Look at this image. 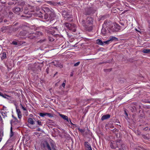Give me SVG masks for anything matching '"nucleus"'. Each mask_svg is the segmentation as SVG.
<instances>
[{
    "mask_svg": "<svg viewBox=\"0 0 150 150\" xmlns=\"http://www.w3.org/2000/svg\"><path fill=\"white\" fill-rule=\"evenodd\" d=\"M52 9H50L47 7H45L42 9V11L40 12L42 13L43 12L45 13L44 14L45 18L49 20H52V18L55 17L54 13L52 11Z\"/></svg>",
    "mask_w": 150,
    "mask_h": 150,
    "instance_id": "nucleus-1",
    "label": "nucleus"
},
{
    "mask_svg": "<svg viewBox=\"0 0 150 150\" xmlns=\"http://www.w3.org/2000/svg\"><path fill=\"white\" fill-rule=\"evenodd\" d=\"M116 38L114 37H110L109 39L107 41L102 42V41L100 39H97L96 40V43L98 45H103L105 44H108L110 43V42L112 41L115 39H116Z\"/></svg>",
    "mask_w": 150,
    "mask_h": 150,
    "instance_id": "nucleus-2",
    "label": "nucleus"
},
{
    "mask_svg": "<svg viewBox=\"0 0 150 150\" xmlns=\"http://www.w3.org/2000/svg\"><path fill=\"white\" fill-rule=\"evenodd\" d=\"M117 145H115V144H113L112 143L110 145L111 147L112 148L115 149L117 147H119L120 149H122L123 150L124 149L123 147L125 146L124 145H121V144H120V142H117Z\"/></svg>",
    "mask_w": 150,
    "mask_h": 150,
    "instance_id": "nucleus-3",
    "label": "nucleus"
},
{
    "mask_svg": "<svg viewBox=\"0 0 150 150\" xmlns=\"http://www.w3.org/2000/svg\"><path fill=\"white\" fill-rule=\"evenodd\" d=\"M47 148L48 150H56L54 144L52 143H46Z\"/></svg>",
    "mask_w": 150,
    "mask_h": 150,
    "instance_id": "nucleus-4",
    "label": "nucleus"
},
{
    "mask_svg": "<svg viewBox=\"0 0 150 150\" xmlns=\"http://www.w3.org/2000/svg\"><path fill=\"white\" fill-rule=\"evenodd\" d=\"M84 146L86 150H92L91 145L87 142H85Z\"/></svg>",
    "mask_w": 150,
    "mask_h": 150,
    "instance_id": "nucleus-5",
    "label": "nucleus"
},
{
    "mask_svg": "<svg viewBox=\"0 0 150 150\" xmlns=\"http://www.w3.org/2000/svg\"><path fill=\"white\" fill-rule=\"evenodd\" d=\"M23 9L22 8L19 7H16L13 9V11L16 13H17L21 12L23 11Z\"/></svg>",
    "mask_w": 150,
    "mask_h": 150,
    "instance_id": "nucleus-6",
    "label": "nucleus"
},
{
    "mask_svg": "<svg viewBox=\"0 0 150 150\" xmlns=\"http://www.w3.org/2000/svg\"><path fill=\"white\" fill-rule=\"evenodd\" d=\"M16 112L18 115V117L19 119H21L22 117L21 113L19 109H17L16 108Z\"/></svg>",
    "mask_w": 150,
    "mask_h": 150,
    "instance_id": "nucleus-7",
    "label": "nucleus"
},
{
    "mask_svg": "<svg viewBox=\"0 0 150 150\" xmlns=\"http://www.w3.org/2000/svg\"><path fill=\"white\" fill-rule=\"evenodd\" d=\"M39 115L42 117H44L45 116L47 115L49 117H51V114L50 113H40L39 114Z\"/></svg>",
    "mask_w": 150,
    "mask_h": 150,
    "instance_id": "nucleus-8",
    "label": "nucleus"
},
{
    "mask_svg": "<svg viewBox=\"0 0 150 150\" xmlns=\"http://www.w3.org/2000/svg\"><path fill=\"white\" fill-rule=\"evenodd\" d=\"M62 15L65 18H69L71 17V15L67 14L65 11L63 12Z\"/></svg>",
    "mask_w": 150,
    "mask_h": 150,
    "instance_id": "nucleus-9",
    "label": "nucleus"
},
{
    "mask_svg": "<svg viewBox=\"0 0 150 150\" xmlns=\"http://www.w3.org/2000/svg\"><path fill=\"white\" fill-rule=\"evenodd\" d=\"M59 116L63 119L66 120L67 122H69L68 117L67 116L62 114H60V113H59Z\"/></svg>",
    "mask_w": 150,
    "mask_h": 150,
    "instance_id": "nucleus-10",
    "label": "nucleus"
},
{
    "mask_svg": "<svg viewBox=\"0 0 150 150\" xmlns=\"http://www.w3.org/2000/svg\"><path fill=\"white\" fill-rule=\"evenodd\" d=\"M110 117V115L109 114L103 115L101 117V120H103L109 118Z\"/></svg>",
    "mask_w": 150,
    "mask_h": 150,
    "instance_id": "nucleus-11",
    "label": "nucleus"
},
{
    "mask_svg": "<svg viewBox=\"0 0 150 150\" xmlns=\"http://www.w3.org/2000/svg\"><path fill=\"white\" fill-rule=\"evenodd\" d=\"M11 127L10 129V137H12L14 133L12 131V125L13 124V122L12 121H11Z\"/></svg>",
    "mask_w": 150,
    "mask_h": 150,
    "instance_id": "nucleus-12",
    "label": "nucleus"
},
{
    "mask_svg": "<svg viewBox=\"0 0 150 150\" xmlns=\"http://www.w3.org/2000/svg\"><path fill=\"white\" fill-rule=\"evenodd\" d=\"M1 113L3 117L4 118L5 117L7 116V112L5 111L4 110H2L1 111Z\"/></svg>",
    "mask_w": 150,
    "mask_h": 150,
    "instance_id": "nucleus-13",
    "label": "nucleus"
},
{
    "mask_svg": "<svg viewBox=\"0 0 150 150\" xmlns=\"http://www.w3.org/2000/svg\"><path fill=\"white\" fill-rule=\"evenodd\" d=\"M70 30H72L73 32H75L76 30V26L74 24H71V26L70 28Z\"/></svg>",
    "mask_w": 150,
    "mask_h": 150,
    "instance_id": "nucleus-14",
    "label": "nucleus"
},
{
    "mask_svg": "<svg viewBox=\"0 0 150 150\" xmlns=\"http://www.w3.org/2000/svg\"><path fill=\"white\" fill-rule=\"evenodd\" d=\"M28 122L31 125H34L35 124V122L33 119L32 118H29L28 120Z\"/></svg>",
    "mask_w": 150,
    "mask_h": 150,
    "instance_id": "nucleus-15",
    "label": "nucleus"
},
{
    "mask_svg": "<svg viewBox=\"0 0 150 150\" xmlns=\"http://www.w3.org/2000/svg\"><path fill=\"white\" fill-rule=\"evenodd\" d=\"M65 25L68 29L70 30V28L71 27V24L68 23H65Z\"/></svg>",
    "mask_w": 150,
    "mask_h": 150,
    "instance_id": "nucleus-16",
    "label": "nucleus"
},
{
    "mask_svg": "<svg viewBox=\"0 0 150 150\" xmlns=\"http://www.w3.org/2000/svg\"><path fill=\"white\" fill-rule=\"evenodd\" d=\"M107 33V31L106 29L105 28H103L101 30V33L104 35H105Z\"/></svg>",
    "mask_w": 150,
    "mask_h": 150,
    "instance_id": "nucleus-17",
    "label": "nucleus"
},
{
    "mask_svg": "<svg viewBox=\"0 0 150 150\" xmlns=\"http://www.w3.org/2000/svg\"><path fill=\"white\" fill-rule=\"evenodd\" d=\"M6 57V54L5 52H3L1 56V59H4Z\"/></svg>",
    "mask_w": 150,
    "mask_h": 150,
    "instance_id": "nucleus-18",
    "label": "nucleus"
},
{
    "mask_svg": "<svg viewBox=\"0 0 150 150\" xmlns=\"http://www.w3.org/2000/svg\"><path fill=\"white\" fill-rule=\"evenodd\" d=\"M143 52L145 53H147L150 52V49H147L143 50Z\"/></svg>",
    "mask_w": 150,
    "mask_h": 150,
    "instance_id": "nucleus-19",
    "label": "nucleus"
},
{
    "mask_svg": "<svg viewBox=\"0 0 150 150\" xmlns=\"http://www.w3.org/2000/svg\"><path fill=\"white\" fill-rule=\"evenodd\" d=\"M7 29V27H3L1 28V31L2 32H5V31Z\"/></svg>",
    "mask_w": 150,
    "mask_h": 150,
    "instance_id": "nucleus-20",
    "label": "nucleus"
},
{
    "mask_svg": "<svg viewBox=\"0 0 150 150\" xmlns=\"http://www.w3.org/2000/svg\"><path fill=\"white\" fill-rule=\"evenodd\" d=\"M78 130H79V131H80L82 133L84 132H85V129H81L79 128H78Z\"/></svg>",
    "mask_w": 150,
    "mask_h": 150,
    "instance_id": "nucleus-21",
    "label": "nucleus"
},
{
    "mask_svg": "<svg viewBox=\"0 0 150 150\" xmlns=\"http://www.w3.org/2000/svg\"><path fill=\"white\" fill-rule=\"evenodd\" d=\"M20 105L21 106V108H22V109L24 110H26V109L22 105L21 103L20 104Z\"/></svg>",
    "mask_w": 150,
    "mask_h": 150,
    "instance_id": "nucleus-22",
    "label": "nucleus"
},
{
    "mask_svg": "<svg viewBox=\"0 0 150 150\" xmlns=\"http://www.w3.org/2000/svg\"><path fill=\"white\" fill-rule=\"evenodd\" d=\"M80 62H78L76 63H75L74 64V66H78V65H79L80 64Z\"/></svg>",
    "mask_w": 150,
    "mask_h": 150,
    "instance_id": "nucleus-23",
    "label": "nucleus"
},
{
    "mask_svg": "<svg viewBox=\"0 0 150 150\" xmlns=\"http://www.w3.org/2000/svg\"><path fill=\"white\" fill-rule=\"evenodd\" d=\"M12 117L14 118V119H15V121L16 122H18V120H17L16 118L15 117H13V115H12Z\"/></svg>",
    "mask_w": 150,
    "mask_h": 150,
    "instance_id": "nucleus-24",
    "label": "nucleus"
},
{
    "mask_svg": "<svg viewBox=\"0 0 150 150\" xmlns=\"http://www.w3.org/2000/svg\"><path fill=\"white\" fill-rule=\"evenodd\" d=\"M37 122L38 125H42V123H41V122L40 121H39V120Z\"/></svg>",
    "mask_w": 150,
    "mask_h": 150,
    "instance_id": "nucleus-25",
    "label": "nucleus"
},
{
    "mask_svg": "<svg viewBox=\"0 0 150 150\" xmlns=\"http://www.w3.org/2000/svg\"><path fill=\"white\" fill-rule=\"evenodd\" d=\"M12 43L15 45H17V42H16L13 41L12 42Z\"/></svg>",
    "mask_w": 150,
    "mask_h": 150,
    "instance_id": "nucleus-26",
    "label": "nucleus"
},
{
    "mask_svg": "<svg viewBox=\"0 0 150 150\" xmlns=\"http://www.w3.org/2000/svg\"><path fill=\"white\" fill-rule=\"evenodd\" d=\"M1 96L4 97V98H6V96H8L6 95H4L3 94H2V95Z\"/></svg>",
    "mask_w": 150,
    "mask_h": 150,
    "instance_id": "nucleus-27",
    "label": "nucleus"
},
{
    "mask_svg": "<svg viewBox=\"0 0 150 150\" xmlns=\"http://www.w3.org/2000/svg\"><path fill=\"white\" fill-rule=\"evenodd\" d=\"M62 86L64 88L65 86V83H63L62 84Z\"/></svg>",
    "mask_w": 150,
    "mask_h": 150,
    "instance_id": "nucleus-28",
    "label": "nucleus"
},
{
    "mask_svg": "<svg viewBox=\"0 0 150 150\" xmlns=\"http://www.w3.org/2000/svg\"><path fill=\"white\" fill-rule=\"evenodd\" d=\"M73 72H71V74H70V76H73Z\"/></svg>",
    "mask_w": 150,
    "mask_h": 150,
    "instance_id": "nucleus-29",
    "label": "nucleus"
},
{
    "mask_svg": "<svg viewBox=\"0 0 150 150\" xmlns=\"http://www.w3.org/2000/svg\"><path fill=\"white\" fill-rule=\"evenodd\" d=\"M111 30H112V31H117V30L116 29H115V30H114V29L113 30V29H112Z\"/></svg>",
    "mask_w": 150,
    "mask_h": 150,
    "instance_id": "nucleus-30",
    "label": "nucleus"
},
{
    "mask_svg": "<svg viewBox=\"0 0 150 150\" xmlns=\"http://www.w3.org/2000/svg\"><path fill=\"white\" fill-rule=\"evenodd\" d=\"M69 123L71 124L72 125H73V124L72 123L71 120H70L69 121Z\"/></svg>",
    "mask_w": 150,
    "mask_h": 150,
    "instance_id": "nucleus-31",
    "label": "nucleus"
},
{
    "mask_svg": "<svg viewBox=\"0 0 150 150\" xmlns=\"http://www.w3.org/2000/svg\"><path fill=\"white\" fill-rule=\"evenodd\" d=\"M50 41H53L54 40L53 39H52H52H50Z\"/></svg>",
    "mask_w": 150,
    "mask_h": 150,
    "instance_id": "nucleus-32",
    "label": "nucleus"
},
{
    "mask_svg": "<svg viewBox=\"0 0 150 150\" xmlns=\"http://www.w3.org/2000/svg\"><path fill=\"white\" fill-rule=\"evenodd\" d=\"M2 94L1 92H0V96H1L2 95Z\"/></svg>",
    "mask_w": 150,
    "mask_h": 150,
    "instance_id": "nucleus-33",
    "label": "nucleus"
},
{
    "mask_svg": "<svg viewBox=\"0 0 150 150\" xmlns=\"http://www.w3.org/2000/svg\"><path fill=\"white\" fill-rule=\"evenodd\" d=\"M1 140H2V138H0V142L1 141Z\"/></svg>",
    "mask_w": 150,
    "mask_h": 150,
    "instance_id": "nucleus-34",
    "label": "nucleus"
},
{
    "mask_svg": "<svg viewBox=\"0 0 150 150\" xmlns=\"http://www.w3.org/2000/svg\"><path fill=\"white\" fill-rule=\"evenodd\" d=\"M125 114L126 115H127V113L126 112H125Z\"/></svg>",
    "mask_w": 150,
    "mask_h": 150,
    "instance_id": "nucleus-35",
    "label": "nucleus"
},
{
    "mask_svg": "<svg viewBox=\"0 0 150 150\" xmlns=\"http://www.w3.org/2000/svg\"><path fill=\"white\" fill-rule=\"evenodd\" d=\"M4 22H6V21H5V20H4Z\"/></svg>",
    "mask_w": 150,
    "mask_h": 150,
    "instance_id": "nucleus-36",
    "label": "nucleus"
}]
</instances>
